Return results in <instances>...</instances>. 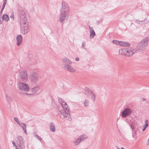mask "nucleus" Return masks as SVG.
Listing matches in <instances>:
<instances>
[{
    "label": "nucleus",
    "mask_w": 149,
    "mask_h": 149,
    "mask_svg": "<svg viewBox=\"0 0 149 149\" xmlns=\"http://www.w3.org/2000/svg\"><path fill=\"white\" fill-rule=\"evenodd\" d=\"M146 128H145V127H144V128L143 129H142V131H144L146 129Z\"/></svg>",
    "instance_id": "nucleus-43"
},
{
    "label": "nucleus",
    "mask_w": 149,
    "mask_h": 149,
    "mask_svg": "<svg viewBox=\"0 0 149 149\" xmlns=\"http://www.w3.org/2000/svg\"><path fill=\"white\" fill-rule=\"evenodd\" d=\"M112 42L114 44L120 45V41H118L117 40H113Z\"/></svg>",
    "instance_id": "nucleus-27"
},
{
    "label": "nucleus",
    "mask_w": 149,
    "mask_h": 149,
    "mask_svg": "<svg viewBox=\"0 0 149 149\" xmlns=\"http://www.w3.org/2000/svg\"><path fill=\"white\" fill-rule=\"evenodd\" d=\"M17 142L19 145L21 149H25L24 142L23 138L22 136H18L17 137Z\"/></svg>",
    "instance_id": "nucleus-8"
},
{
    "label": "nucleus",
    "mask_w": 149,
    "mask_h": 149,
    "mask_svg": "<svg viewBox=\"0 0 149 149\" xmlns=\"http://www.w3.org/2000/svg\"><path fill=\"white\" fill-rule=\"evenodd\" d=\"M26 94V95H31L32 94H28V93H27V94Z\"/></svg>",
    "instance_id": "nucleus-45"
},
{
    "label": "nucleus",
    "mask_w": 149,
    "mask_h": 149,
    "mask_svg": "<svg viewBox=\"0 0 149 149\" xmlns=\"http://www.w3.org/2000/svg\"><path fill=\"white\" fill-rule=\"evenodd\" d=\"M16 149H17V147H16Z\"/></svg>",
    "instance_id": "nucleus-49"
},
{
    "label": "nucleus",
    "mask_w": 149,
    "mask_h": 149,
    "mask_svg": "<svg viewBox=\"0 0 149 149\" xmlns=\"http://www.w3.org/2000/svg\"><path fill=\"white\" fill-rule=\"evenodd\" d=\"M20 80L22 81H26L28 79L27 72L25 70L20 71L19 74Z\"/></svg>",
    "instance_id": "nucleus-6"
},
{
    "label": "nucleus",
    "mask_w": 149,
    "mask_h": 149,
    "mask_svg": "<svg viewBox=\"0 0 149 149\" xmlns=\"http://www.w3.org/2000/svg\"><path fill=\"white\" fill-rule=\"evenodd\" d=\"M59 111L61 113V114L63 115V117H62L61 116H60V118L63 119L64 118H67V119L69 120L70 121L71 120V118L70 117V114H69V112H65V111H64L63 110H60Z\"/></svg>",
    "instance_id": "nucleus-9"
},
{
    "label": "nucleus",
    "mask_w": 149,
    "mask_h": 149,
    "mask_svg": "<svg viewBox=\"0 0 149 149\" xmlns=\"http://www.w3.org/2000/svg\"><path fill=\"white\" fill-rule=\"evenodd\" d=\"M131 111L130 109L128 108L125 109L122 112L121 116L124 118L126 116L130 114Z\"/></svg>",
    "instance_id": "nucleus-10"
},
{
    "label": "nucleus",
    "mask_w": 149,
    "mask_h": 149,
    "mask_svg": "<svg viewBox=\"0 0 149 149\" xmlns=\"http://www.w3.org/2000/svg\"><path fill=\"white\" fill-rule=\"evenodd\" d=\"M84 106L86 107L88 105L89 102L88 100H86L84 102Z\"/></svg>",
    "instance_id": "nucleus-29"
},
{
    "label": "nucleus",
    "mask_w": 149,
    "mask_h": 149,
    "mask_svg": "<svg viewBox=\"0 0 149 149\" xmlns=\"http://www.w3.org/2000/svg\"><path fill=\"white\" fill-rule=\"evenodd\" d=\"M17 41V45L18 46H19L22 42V37L20 35H19L16 37Z\"/></svg>",
    "instance_id": "nucleus-12"
},
{
    "label": "nucleus",
    "mask_w": 149,
    "mask_h": 149,
    "mask_svg": "<svg viewBox=\"0 0 149 149\" xmlns=\"http://www.w3.org/2000/svg\"><path fill=\"white\" fill-rule=\"evenodd\" d=\"M136 53V48H131L130 49H119V54L129 57Z\"/></svg>",
    "instance_id": "nucleus-4"
},
{
    "label": "nucleus",
    "mask_w": 149,
    "mask_h": 149,
    "mask_svg": "<svg viewBox=\"0 0 149 149\" xmlns=\"http://www.w3.org/2000/svg\"><path fill=\"white\" fill-rule=\"evenodd\" d=\"M49 128L50 130L52 132H54L55 131V126L54 124L52 123H50Z\"/></svg>",
    "instance_id": "nucleus-19"
},
{
    "label": "nucleus",
    "mask_w": 149,
    "mask_h": 149,
    "mask_svg": "<svg viewBox=\"0 0 149 149\" xmlns=\"http://www.w3.org/2000/svg\"><path fill=\"white\" fill-rule=\"evenodd\" d=\"M3 20L8 22L9 19V16L7 14H3L2 16Z\"/></svg>",
    "instance_id": "nucleus-20"
},
{
    "label": "nucleus",
    "mask_w": 149,
    "mask_h": 149,
    "mask_svg": "<svg viewBox=\"0 0 149 149\" xmlns=\"http://www.w3.org/2000/svg\"><path fill=\"white\" fill-rule=\"evenodd\" d=\"M87 138L88 136L86 135L82 134L80 136L79 138L81 141H83L86 139Z\"/></svg>",
    "instance_id": "nucleus-21"
},
{
    "label": "nucleus",
    "mask_w": 149,
    "mask_h": 149,
    "mask_svg": "<svg viewBox=\"0 0 149 149\" xmlns=\"http://www.w3.org/2000/svg\"><path fill=\"white\" fill-rule=\"evenodd\" d=\"M64 69L69 72H75V69L69 64H66L64 67Z\"/></svg>",
    "instance_id": "nucleus-11"
},
{
    "label": "nucleus",
    "mask_w": 149,
    "mask_h": 149,
    "mask_svg": "<svg viewBox=\"0 0 149 149\" xmlns=\"http://www.w3.org/2000/svg\"><path fill=\"white\" fill-rule=\"evenodd\" d=\"M75 60L77 61H78L79 60V58L78 57H76L75 58Z\"/></svg>",
    "instance_id": "nucleus-39"
},
{
    "label": "nucleus",
    "mask_w": 149,
    "mask_h": 149,
    "mask_svg": "<svg viewBox=\"0 0 149 149\" xmlns=\"http://www.w3.org/2000/svg\"><path fill=\"white\" fill-rule=\"evenodd\" d=\"M120 45L123 47H128L130 45V44L127 42L120 41Z\"/></svg>",
    "instance_id": "nucleus-18"
},
{
    "label": "nucleus",
    "mask_w": 149,
    "mask_h": 149,
    "mask_svg": "<svg viewBox=\"0 0 149 149\" xmlns=\"http://www.w3.org/2000/svg\"><path fill=\"white\" fill-rule=\"evenodd\" d=\"M14 119L15 122H16L18 125L19 124L20 122L19 120L17 117H15L14 118Z\"/></svg>",
    "instance_id": "nucleus-28"
},
{
    "label": "nucleus",
    "mask_w": 149,
    "mask_h": 149,
    "mask_svg": "<svg viewBox=\"0 0 149 149\" xmlns=\"http://www.w3.org/2000/svg\"><path fill=\"white\" fill-rule=\"evenodd\" d=\"M62 63L63 65H64V67H65V65L66 64H72V61L70 60L69 59L65 58H64L62 60Z\"/></svg>",
    "instance_id": "nucleus-14"
},
{
    "label": "nucleus",
    "mask_w": 149,
    "mask_h": 149,
    "mask_svg": "<svg viewBox=\"0 0 149 149\" xmlns=\"http://www.w3.org/2000/svg\"><path fill=\"white\" fill-rule=\"evenodd\" d=\"M10 17L11 18H13V20H14V16L13 15H11L10 16Z\"/></svg>",
    "instance_id": "nucleus-36"
},
{
    "label": "nucleus",
    "mask_w": 149,
    "mask_h": 149,
    "mask_svg": "<svg viewBox=\"0 0 149 149\" xmlns=\"http://www.w3.org/2000/svg\"><path fill=\"white\" fill-rule=\"evenodd\" d=\"M148 73H149V72H148Z\"/></svg>",
    "instance_id": "nucleus-51"
},
{
    "label": "nucleus",
    "mask_w": 149,
    "mask_h": 149,
    "mask_svg": "<svg viewBox=\"0 0 149 149\" xmlns=\"http://www.w3.org/2000/svg\"><path fill=\"white\" fill-rule=\"evenodd\" d=\"M69 14V8L68 5L65 2L62 3V8L60 11L59 21L61 23L67 21Z\"/></svg>",
    "instance_id": "nucleus-2"
},
{
    "label": "nucleus",
    "mask_w": 149,
    "mask_h": 149,
    "mask_svg": "<svg viewBox=\"0 0 149 149\" xmlns=\"http://www.w3.org/2000/svg\"><path fill=\"white\" fill-rule=\"evenodd\" d=\"M62 107L64 111H65V112H69V109L68 108V106L67 103H64V104L62 105Z\"/></svg>",
    "instance_id": "nucleus-17"
},
{
    "label": "nucleus",
    "mask_w": 149,
    "mask_h": 149,
    "mask_svg": "<svg viewBox=\"0 0 149 149\" xmlns=\"http://www.w3.org/2000/svg\"><path fill=\"white\" fill-rule=\"evenodd\" d=\"M1 17H0V24H1Z\"/></svg>",
    "instance_id": "nucleus-41"
},
{
    "label": "nucleus",
    "mask_w": 149,
    "mask_h": 149,
    "mask_svg": "<svg viewBox=\"0 0 149 149\" xmlns=\"http://www.w3.org/2000/svg\"><path fill=\"white\" fill-rule=\"evenodd\" d=\"M141 21V22H140L139 23V24H143V22H144V21L143 20H142V21Z\"/></svg>",
    "instance_id": "nucleus-40"
},
{
    "label": "nucleus",
    "mask_w": 149,
    "mask_h": 149,
    "mask_svg": "<svg viewBox=\"0 0 149 149\" xmlns=\"http://www.w3.org/2000/svg\"><path fill=\"white\" fill-rule=\"evenodd\" d=\"M88 27L90 29V38L92 39L95 36V33L92 27L90 26H89Z\"/></svg>",
    "instance_id": "nucleus-13"
},
{
    "label": "nucleus",
    "mask_w": 149,
    "mask_h": 149,
    "mask_svg": "<svg viewBox=\"0 0 149 149\" xmlns=\"http://www.w3.org/2000/svg\"><path fill=\"white\" fill-rule=\"evenodd\" d=\"M7 0H3V2H5L6 3Z\"/></svg>",
    "instance_id": "nucleus-46"
},
{
    "label": "nucleus",
    "mask_w": 149,
    "mask_h": 149,
    "mask_svg": "<svg viewBox=\"0 0 149 149\" xmlns=\"http://www.w3.org/2000/svg\"><path fill=\"white\" fill-rule=\"evenodd\" d=\"M12 143H13V145L14 146H15V147H16V143H15V142H12Z\"/></svg>",
    "instance_id": "nucleus-37"
},
{
    "label": "nucleus",
    "mask_w": 149,
    "mask_h": 149,
    "mask_svg": "<svg viewBox=\"0 0 149 149\" xmlns=\"http://www.w3.org/2000/svg\"><path fill=\"white\" fill-rule=\"evenodd\" d=\"M59 101L62 106L63 105L64 103H66L65 101L61 98H59Z\"/></svg>",
    "instance_id": "nucleus-23"
},
{
    "label": "nucleus",
    "mask_w": 149,
    "mask_h": 149,
    "mask_svg": "<svg viewBox=\"0 0 149 149\" xmlns=\"http://www.w3.org/2000/svg\"><path fill=\"white\" fill-rule=\"evenodd\" d=\"M19 125H20L21 127L22 128L25 133L27 134V132L26 130V124L24 123L20 122Z\"/></svg>",
    "instance_id": "nucleus-16"
},
{
    "label": "nucleus",
    "mask_w": 149,
    "mask_h": 149,
    "mask_svg": "<svg viewBox=\"0 0 149 149\" xmlns=\"http://www.w3.org/2000/svg\"><path fill=\"white\" fill-rule=\"evenodd\" d=\"M134 22L135 23H136L138 24H139L140 22H141V21H140L138 19H135L134 20Z\"/></svg>",
    "instance_id": "nucleus-31"
},
{
    "label": "nucleus",
    "mask_w": 149,
    "mask_h": 149,
    "mask_svg": "<svg viewBox=\"0 0 149 149\" xmlns=\"http://www.w3.org/2000/svg\"><path fill=\"white\" fill-rule=\"evenodd\" d=\"M19 15L21 31L22 34L25 35L29 32L28 22L27 18L26 16L25 13L23 10H19Z\"/></svg>",
    "instance_id": "nucleus-1"
},
{
    "label": "nucleus",
    "mask_w": 149,
    "mask_h": 149,
    "mask_svg": "<svg viewBox=\"0 0 149 149\" xmlns=\"http://www.w3.org/2000/svg\"><path fill=\"white\" fill-rule=\"evenodd\" d=\"M4 8L3 7H3H2V8H1V13H2V12L3 10L4 9Z\"/></svg>",
    "instance_id": "nucleus-38"
},
{
    "label": "nucleus",
    "mask_w": 149,
    "mask_h": 149,
    "mask_svg": "<svg viewBox=\"0 0 149 149\" xmlns=\"http://www.w3.org/2000/svg\"><path fill=\"white\" fill-rule=\"evenodd\" d=\"M148 142H149V139H148Z\"/></svg>",
    "instance_id": "nucleus-47"
},
{
    "label": "nucleus",
    "mask_w": 149,
    "mask_h": 149,
    "mask_svg": "<svg viewBox=\"0 0 149 149\" xmlns=\"http://www.w3.org/2000/svg\"><path fill=\"white\" fill-rule=\"evenodd\" d=\"M36 137L38 140H39L40 141H41L42 140V139L40 136H39L38 135H36Z\"/></svg>",
    "instance_id": "nucleus-30"
},
{
    "label": "nucleus",
    "mask_w": 149,
    "mask_h": 149,
    "mask_svg": "<svg viewBox=\"0 0 149 149\" xmlns=\"http://www.w3.org/2000/svg\"><path fill=\"white\" fill-rule=\"evenodd\" d=\"M89 97H90L91 99L93 101H94L95 99V96L94 94H90Z\"/></svg>",
    "instance_id": "nucleus-24"
},
{
    "label": "nucleus",
    "mask_w": 149,
    "mask_h": 149,
    "mask_svg": "<svg viewBox=\"0 0 149 149\" xmlns=\"http://www.w3.org/2000/svg\"><path fill=\"white\" fill-rule=\"evenodd\" d=\"M149 40V38L146 37L142 40L137 45L136 50V52H141L145 49L148 45V42Z\"/></svg>",
    "instance_id": "nucleus-3"
},
{
    "label": "nucleus",
    "mask_w": 149,
    "mask_h": 149,
    "mask_svg": "<svg viewBox=\"0 0 149 149\" xmlns=\"http://www.w3.org/2000/svg\"><path fill=\"white\" fill-rule=\"evenodd\" d=\"M81 141V139L79 138L74 141V143H75L76 145H77Z\"/></svg>",
    "instance_id": "nucleus-25"
},
{
    "label": "nucleus",
    "mask_w": 149,
    "mask_h": 149,
    "mask_svg": "<svg viewBox=\"0 0 149 149\" xmlns=\"http://www.w3.org/2000/svg\"><path fill=\"white\" fill-rule=\"evenodd\" d=\"M41 88L38 86H37L32 88L31 89V91L32 92L36 93L40 92Z\"/></svg>",
    "instance_id": "nucleus-15"
},
{
    "label": "nucleus",
    "mask_w": 149,
    "mask_h": 149,
    "mask_svg": "<svg viewBox=\"0 0 149 149\" xmlns=\"http://www.w3.org/2000/svg\"><path fill=\"white\" fill-rule=\"evenodd\" d=\"M7 99L6 100L8 102H10L12 100V98L10 97L8 95H6Z\"/></svg>",
    "instance_id": "nucleus-26"
},
{
    "label": "nucleus",
    "mask_w": 149,
    "mask_h": 149,
    "mask_svg": "<svg viewBox=\"0 0 149 149\" xmlns=\"http://www.w3.org/2000/svg\"><path fill=\"white\" fill-rule=\"evenodd\" d=\"M30 79L31 83L35 84L39 80L38 75L36 73H32L30 75Z\"/></svg>",
    "instance_id": "nucleus-7"
},
{
    "label": "nucleus",
    "mask_w": 149,
    "mask_h": 149,
    "mask_svg": "<svg viewBox=\"0 0 149 149\" xmlns=\"http://www.w3.org/2000/svg\"><path fill=\"white\" fill-rule=\"evenodd\" d=\"M19 89L22 91L27 92L29 90V87L27 84L19 82L18 84Z\"/></svg>",
    "instance_id": "nucleus-5"
},
{
    "label": "nucleus",
    "mask_w": 149,
    "mask_h": 149,
    "mask_svg": "<svg viewBox=\"0 0 149 149\" xmlns=\"http://www.w3.org/2000/svg\"><path fill=\"white\" fill-rule=\"evenodd\" d=\"M130 126L131 127V129L133 131L134 129V126L130 124Z\"/></svg>",
    "instance_id": "nucleus-32"
},
{
    "label": "nucleus",
    "mask_w": 149,
    "mask_h": 149,
    "mask_svg": "<svg viewBox=\"0 0 149 149\" xmlns=\"http://www.w3.org/2000/svg\"><path fill=\"white\" fill-rule=\"evenodd\" d=\"M148 125L145 124L144 125H143V127H145L146 128L148 126Z\"/></svg>",
    "instance_id": "nucleus-34"
},
{
    "label": "nucleus",
    "mask_w": 149,
    "mask_h": 149,
    "mask_svg": "<svg viewBox=\"0 0 149 149\" xmlns=\"http://www.w3.org/2000/svg\"><path fill=\"white\" fill-rule=\"evenodd\" d=\"M6 4V3L5 2H3V6H2V7H3H3L5 8V6Z\"/></svg>",
    "instance_id": "nucleus-35"
},
{
    "label": "nucleus",
    "mask_w": 149,
    "mask_h": 149,
    "mask_svg": "<svg viewBox=\"0 0 149 149\" xmlns=\"http://www.w3.org/2000/svg\"><path fill=\"white\" fill-rule=\"evenodd\" d=\"M142 99L143 100V101H145L146 100L145 98H142Z\"/></svg>",
    "instance_id": "nucleus-42"
},
{
    "label": "nucleus",
    "mask_w": 149,
    "mask_h": 149,
    "mask_svg": "<svg viewBox=\"0 0 149 149\" xmlns=\"http://www.w3.org/2000/svg\"><path fill=\"white\" fill-rule=\"evenodd\" d=\"M84 90L86 92L88 93H93V91L91 89L87 87H85L84 88Z\"/></svg>",
    "instance_id": "nucleus-22"
},
{
    "label": "nucleus",
    "mask_w": 149,
    "mask_h": 149,
    "mask_svg": "<svg viewBox=\"0 0 149 149\" xmlns=\"http://www.w3.org/2000/svg\"><path fill=\"white\" fill-rule=\"evenodd\" d=\"M145 124L148 125V121L147 120H146L145 121Z\"/></svg>",
    "instance_id": "nucleus-33"
},
{
    "label": "nucleus",
    "mask_w": 149,
    "mask_h": 149,
    "mask_svg": "<svg viewBox=\"0 0 149 149\" xmlns=\"http://www.w3.org/2000/svg\"><path fill=\"white\" fill-rule=\"evenodd\" d=\"M82 46L83 47H84L85 46V45L84 44V43H82Z\"/></svg>",
    "instance_id": "nucleus-44"
},
{
    "label": "nucleus",
    "mask_w": 149,
    "mask_h": 149,
    "mask_svg": "<svg viewBox=\"0 0 149 149\" xmlns=\"http://www.w3.org/2000/svg\"><path fill=\"white\" fill-rule=\"evenodd\" d=\"M21 148L20 147L19 149H21Z\"/></svg>",
    "instance_id": "nucleus-50"
},
{
    "label": "nucleus",
    "mask_w": 149,
    "mask_h": 149,
    "mask_svg": "<svg viewBox=\"0 0 149 149\" xmlns=\"http://www.w3.org/2000/svg\"><path fill=\"white\" fill-rule=\"evenodd\" d=\"M117 149H120L118 147H117Z\"/></svg>",
    "instance_id": "nucleus-48"
}]
</instances>
